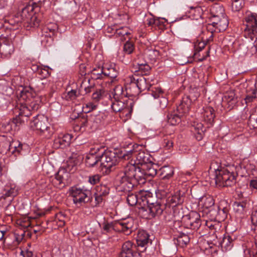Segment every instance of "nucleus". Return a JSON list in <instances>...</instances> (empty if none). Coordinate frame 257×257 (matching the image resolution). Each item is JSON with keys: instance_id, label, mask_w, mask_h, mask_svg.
<instances>
[{"instance_id": "nucleus-3", "label": "nucleus", "mask_w": 257, "mask_h": 257, "mask_svg": "<svg viewBox=\"0 0 257 257\" xmlns=\"http://www.w3.org/2000/svg\"><path fill=\"white\" fill-rule=\"evenodd\" d=\"M124 151H121L119 153V151L116 150L106 149L102 151L101 155V163L100 166L103 173L106 174H109L112 170V168L116 166L120 160L123 159Z\"/></svg>"}, {"instance_id": "nucleus-11", "label": "nucleus", "mask_w": 257, "mask_h": 257, "mask_svg": "<svg viewBox=\"0 0 257 257\" xmlns=\"http://www.w3.org/2000/svg\"><path fill=\"white\" fill-rule=\"evenodd\" d=\"M210 23L206 26V29L210 32L211 35L209 39L212 38L213 33H220L224 31L228 26V20L226 17H221L220 18H210ZM208 39L207 41H209Z\"/></svg>"}, {"instance_id": "nucleus-62", "label": "nucleus", "mask_w": 257, "mask_h": 257, "mask_svg": "<svg viewBox=\"0 0 257 257\" xmlns=\"http://www.w3.org/2000/svg\"><path fill=\"white\" fill-rule=\"evenodd\" d=\"M0 126H1L2 128H4L5 132H9L12 130L13 125L11 122V120H9L1 123Z\"/></svg>"}, {"instance_id": "nucleus-46", "label": "nucleus", "mask_w": 257, "mask_h": 257, "mask_svg": "<svg viewBox=\"0 0 257 257\" xmlns=\"http://www.w3.org/2000/svg\"><path fill=\"white\" fill-rule=\"evenodd\" d=\"M135 50L134 44L132 41H130V39L126 42L123 45V51L125 54H132Z\"/></svg>"}, {"instance_id": "nucleus-6", "label": "nucleus", "mask_w": 257, "mask_h": 257, "mask_svg": "<svg viewBox=\"0 0 257 257\" xmlns=\"http://www.w3.org/2000/svg\"><path fill=\"white\" fill-rule=\"evenodd\" d=\"M136 228L135 220L132 217L110 223H104L102 228L106 232H110L111 230H114L115 231L122 232L125 235H130Z\"/></svg>"}, {"instance_id": "nucleus-53", "label": "nucleus", "mask_w": 257, "mask_h": 257, "mask_svg": "<svg viewBox=\"0 0 257 257\" xmlns=\"http://www.w3.org/2000/svg\"><path fill=\"white\" fill-rule=\"evenodd\" d=\"M38 74L39 75L40 78L42 80L48 77L50 75V73L49 71V67H48V66L42 67H42L40 68V70L39 71Z\"/></svg>"}, {"instance_id": "nucleus-41", "label": "nucleus", "mask_w": 257, "mask_h": 257, "mask_svg": "<svg viewBox=\"0 0 257 257\" xmlns=\"http://www.w3.org/2000/svg\"><path fill=\"white\" fill-rule=\"evenodd\" d=\"M110 188L106 185L100 184L96 188V193L99 196L106 197L109 193Z\"/></svg>"}, {"instance_id": "nucleus-50", "label": "nucleus", "mask_w": 257, "mask_h": 257, "mask_svg": "<svg viewBox=\"0 0 257 257\" xmlns=\"http://www.w3.org/2000/svg\"><path fill=\"white\" fill-rule=\"evenodd\" d=\"M10 142L6 139L0 142V152L7 154L9 151Z\"/></svg>"}, {"instance_id": "nucleus-15", "label": "nucleus", "mask_w": 257, "mask_h": 257, "mask_svg": "<svg viewBox=\"0 0 257 257\" xmlns=\"http://www.w3.org/2000/svg\"><path fill=\"white\" fill-rule=\"evenodd\" d=\"M183 220L185 227L196 230L199 228L202 223L200 214L195 212L184 216Z\"/></svg>"}, {"instance_id": "nucleus-28", "label": "nucleus", "mask_w": 257, "mask_h": 257, "mask_svg": "<svg viewBox=\"0 0 257 257\" xmlns=\"http://www.w3.org/2000/svg\"><path fill=\"white\" fill-rule=\"evenodd\" d=\"M142 201L143 202H146L147 205V208L156 204L163 200L159 199L156 196H153L152 194L150 192H145L144 194L142 196Z\"/></svg>"}, {"instance_id": "nucleus-20", "label": "nucleus", "mask_w": 257, "mask_h": 257, "mask_svg": "<svg viewBox=\"0 0 257 257\" xmlns=\"http://www.w3.org/2000/svg\"><path fill=\"white\" fill-rule=\"evenodd\" d=\"M152 95L155 98H159L158 103L161 109H163L166 108L168 105V99L163 96L164 92L161 88L153 87L151 89Z\"/></svg>"}, {"instance_id": "nucleus-59", "label": "nucleus", "mask_w": 257, "mask_h": 257, "mask_svg": "<svg viewBox=\"0 0 257 257\" xmlns=\"http://www.w3.org/2000/svg\"><path fill=\"white\" fill-rule=\"evenodd\" d=\"M101 178V176L100 175H99V174L92 175L89 176L88 182L91 185H95L100 182Z\"/></svg>"}, {"instance_id": "nucleus-16", "label": "nucleus", "mask_w": 257, "mask_h": 257, "mask_svg": "<svg viewBox=\"0 0 257 257\" xmlns=\"http://www.w3.org/2000/svg\"><path fill=\"white\" fill-rule=\"evenodd\" d=\"M119 257H141L136 245L131 241H125L122 245Z\"/></svg>"}, {"instance_id": "nucleus-7", "label": "nucleus", "mask_w": 257, "mask_h": 257, "mask_svg": "<svg viewBox=\"0 0 257 257\" xmlns=\"http://www.w3.org/2000/svg\"><path fill=\"white\" fill-rule=\"evenodd\" d=\"M30 126L39 132L40 135L49 139L53 134V130L48 118L44 115H37L31 121Z\"/></svg>"}, {"instance_id": "nucleus-36", "label": "nucleus", "mask_w": 257, "mask_h": 257, "mask_svg": "<svg viewBox=\"0 0 257 257\" xmlns=\"http://www.w3.org/2000/svg\"><path fill=\"white\" fill-rule=\"evenodd\" d=\"M189 17L192 20H198L202 18L203 10L200 7L191 8Z\"/></svg>"}, {"instance_id": "nucleus-55", "label": "nucleus", "mask_w": 257, "mask_h": 257, "mask_svg": "<svg viewBox=\"0 0 257 257\" xmlns=\"http://www.w3.org/2000/svg\"><path fill=\"white\" fill-rule=\"evenodd\" d=\"M104 146H96L93 148H91L89 151V154L93 155H101L102 151H105Z\"/></svg>"}, {"instance_id": "nucleus-40", "label": "nucleus", "mask_w": 257, "mask_h": 257, "mask_svg": "<svg viewBox=\"0 0 257 257\" xmlns=\"http://www.w3.org/2000/svg\"><path fill=\"white\" fill-rule=\"evenodd\" d=\"M138 71L142 74V76L145 77H149L148 74L149 73L151 70L150 66L145 63H138Z\"/></svg>"}, {"instance_id": "nucleus-26", "label": "nucleus", "mask_w": 257, "mask_h": 257, "mask_svg": "<svg viewBox=\"0 0 257 257\" xmlns=\"http://www.w3.org/2000/svg\"><path fill=\"white\" fill-rule=\"evenodd\" d=\"M190 237L188 234L180 232L174 238V243L181 247L186 246L190 241Z\"/></svg>"}, {"instance_id": "nucleus-51", "label": "nucleus", "mask_w": 257, "mask_h": 257, "mask_svg": "<svg viewBox=\"0 0 257 257\" xmlns=\"http://www.w3.org/2000/svg\"><path fill=\"white\" fill-rule=\"evenodd\" d=\"M18 145H20V142L18 141H13L10 143V149L9 152L17 157L18 150Z\"/></svg>"}, {"instance_id": "nucleus-22", "label": "nucleus", "mask_w": 257, "mask_h": 257, "mask_svg": "<svg viewBox=\"0 0 257 257\" xmlns=\"http://www.w3.org/2000/svg\"><path fill=\"white\" fill-rule=\"evenodd\" d=\"M149 235L145 231H140L137 237V243L138 247H145L143 250H139L140 251L143 252L147 248L146 245L150 242L151 240L149 239Z\"/></svg>"}, {"instance_id": "nucleus-47", "label": "nucleus", "mask_w": 257, "mask_h": 257, "mask_svg": "<svg viewBox=\"0 0 257 257\" xmlns=\"http://www.w3.org/2000/svg\"><path fill=\"white\" fill-rule=\"evenodd\" d=\"M232 10L234 12L239 11L244 6V0H231Z\"/></svg>"}, {"instance_id": "nucleus-1", "label": "nucleus", "mask_w": 257, "mask_h": 257, "mask_svg": "<svg viewBox=\"0 0 257 257\" xmlns=\"http://www.w3.org/2000/svg\"><path fill=\"white\" fill-rule=\"evenodd\" d=\"M184 193L179 191L169 196L165 203L162 201L146 208L142 207V209L148 212L150 217L160 216L164 213L169 215L170 220L179 216L178 207L184 202Z\"/></svg>"}, {"instance_id": "nucleus-38", "label": "nucleus", "mask_w": 257, "mask_h": 257, "mask_svg": "<svg viewBox=\"0 0 257 257\" xmlns=\"http://www.w3.org/2000/svg\"><path fill=\"white\" fill-rule=\"evenodd\" d=\"M156 167V165L152 163H149L146 165L145 166V171L147 179L148 177H153L157 175V169Z\"/></svg>"}, {"instance_id": "nucleus-64", "label": "nucleus", "mask_w": 257, "mask_h": 257, "mask_svg": "<svg viewBox=\"0 0 257 257\" xmlns=\"http://www.w3.org/2000/svg\"><path fill=\"white\" fill-rule=\"evenodd\" d=\"M163 145L167 149H170L173 147V142L168 138H165L163 140Z\"/></svg>"}, {"instance_id": "nucleus-60", "label": "nucleus", "mask_w": 257, "mask_h": 257, "mask_svg": "<svg viewBox=\"0 0 257 257\" xmlns=\"http://www.w3.org/2000/svg\"><path fill=\"white\" fill-rule=\"evenodd\" d=\"M102 69V68H99L98 69H93L91 71V80L98 79L102 78V75H103V73H101L99 70Z\"/></svg>"}, {"instance_id": "nucleus-57", "label": "nucleus", "mask_w": 257, "mask_h": 257, "mask_svg": "<svg viewBox=\"0 0 257 257\" xmlns=\"http://www.w3.org/2000/svg\"><path fill=\"white\" fill-rule=\"evenodd\" d=\"M247 123L250 127H257V115L255 114H250Z\"/></svg>"}, {"instance_id": "nucleus-52", "label": "nucleus", "mask_w": 257, "mask_h": 257, "mask_svg": "<svg viewBox=\"0 0 257 257\" xmlns=\"http://www.w3.org/2000/svg\"><path fill=\"white\" fill-rule=\"evenodd\" d=\"M17 195V190L15 188H11L10 189L6 191L5 194L0 197V201L2 199H6L9 197H13Z\"/></svg>"}, {"instance_id": "nucleus-42", "label": "nucleus", "mask_w": 257, "mask_h": 257, "mask_svg": "<svg viewBox=\"0 0 257 257\" xmlns=\"http://www.w3.org/2000/svg\"><path fill=\"white\" fill-rule=\"evenodd\" d=\"M207 45V42L197 40L194 43V55L196 56L201 51H202Z\"/></svg>"}, {"instance_id": "nucleus-58", "label": "nucleus", "mask_w": 257, "mask_h": 257, "mask_svg": "<svg viewBox=\"0 0 257 257\" xmlns=\"http://www.w3.org/2000/svg\"><path fill=\"white\" fill-rule=\"evenodd\" d=\"M104 91L102 89H98L94 91L92 95V99L95 102H98L102 98V94Z\"/></svg>"}, {"instance_id": "nucleus-37", "label": "nucleus", "mask_w": 257, "mask_h": 257, "mask_svg": "<svg viewBox=\"0 0 257 257\" xmlns=\"http://www.w3.org/2000/svg\"><path fill=\"white\" fill-rule=\"evenodd\" d=\"M247 94L243 100L242 103H244L248 105L250 103L253 102L257 98V90L255 89H251L250 92L249 90H247Z\"/></svg>"}, {"instance_id": "nucleus-34", "label": "nucleus", "mask_w": 257, "mask_h": 257, "mask_svg": "<svg viewBox=\"0 0 257 257\" xmlns=\"http://www.w3.org/2000/svg\"><path fill=\"white\" fill-rule=\"evenodd\" d=\"M101 73H103V75L108 76L111 78L114 79L117 77L118 74V71L114 67H103L102 69L99 70Z\"/></svg>"}, {"instance_id": "nucleus-44", "label": "nucleus", "mask_w": 257, "mask_h": 257, "mask_svg": "<svg viewBox=\"0 0 257 257\" xmlns=\"http://www.w3.org/2000/svg\"><path fill=\"white\" fill-rule=\"evenodd\" d=\"M201 201L203 202V206L206 208H209L214 204V200L212 196L207 195L202 198Z\"/></svg>"}, {"instance_id": "nucleus-61", "label": "nucleus", "mask_w": 257, "mask_h": 257, "mask_svg": "<svg viewBox=\"0 0 257 257\" xmlns=\"http://www.w3.org/2000/svg\"><path fill=\"white\" fill-rule=\"evenodd\" d=\"M97 107V104H95L92 102H89L85 104V106L83 107L85 111V113L89 112L93 110H95Z\"/></svg>"}, {"instance_id": "nucleus-4", "label": "nucleus", "mask_w": 257, "mask_h": 257, "mask_svg": "<svg viewBox=\"0 0 257 257\" xmlns=\"http://www.w3.org/2000/svg\"><path fill=\"white\" fill-rule=\"evenodd\" d=\"M202 116L204 122L207 126L204 127L202 123H198L192 126L191 131L194 133L196 139L200 141L202 139L206 127H210L214 122L215 116L214 110L213 107L206 106L203 107Z\"/></svg>"}, {"instance_id": "nucleus-10", "label": "nucleus", "mask_w": 257, "mask_h": 257, "mask_svg": "<svg viewBox=\"0 0 257 257\" xmlns=\"http://www.w3.org/2000/svg\"><path fill=\"white\" fill-rule=\"evenodd\" d=\"M134 102L130 99L112 100L111 107L115 112H120L122 116L129 117L133 111Z\"/></svg>"}, {"instance_id": "nucleus-25", "label": "nucleus", "mask_w": 257, "mask_h": 257, "mask_svg": "<svg viewBox=\"0 0 257 257\" xmlns=\"http://www.w3.org/2000/svg\"><path fill=\"white\" fill-rule=\"evenodd\" d=\"M69 165H68L67 168L61 167L59 170L58 172L55 175V179L58 182V185L61 186V184L63 183V180L64 177L68 176V172L71 171L73 168L75 167L74 165H72V168H69Z\"/></svg>"}, {"instance_id": "nucleus-30", "label": "nucleus", "mask_w": 257, "mask_h": 257, "mask_svg": "<svg viewBox=\"0 0 257 257\" xmlns=\"http://www.w3.org/2000/svg\"><path fill=\"white\" fill-rule=\"evenodd\" d=\"M237 97L234 90H230L226 92L223 97H222V101L224 103L228 104L229 106L233 107V106L236 102Z\"/></svg>"}, {"instance_id": "nucleus-49", "label": "nucleus", "mask_w": 257, "mask_h": 257, "mask_svg": "<svg viewBox=\"0 0 257 257\" xmlns=\"http://www.w3.org/2000/svg\"><path fill=\"white\" fill-rule=\"evenodd\" d=\"M127 203L132 206H135L138 202V195L133 193H128L126 198Z\"/></svg>"}, {"instance_id": "nucleus-19", "label": "nucleus", "mask_w": 257, "mask_h": 257, "mask_svg": "<svg viewBox=\"0 0 257 257\" xmlns=\"http://www.w3.org/2000/svg\"><path fill=\"white\" fill-rule=\"evenodd\" d=\"M71 137L69 134H65L62 137H58L53 140L52 147L54 149H63L69 146Z\"/></svg>"}, {"instance_id": "nucleus-23", "label": "nucleus", "mask_w": 257, "mask_h": 257, "mask_svg": "<svg viewBox=\"0 0 257 257\" xmlns=\"http://www.w3.org/2000/svg\"><path fill=\"white\" fill-rule=\"evenodd\" d=\"M111 94L114 100H119L128 99L126 89H124L121 85H116L113 88Z\"/></svg>"}, {"instance_id": "nucleus-21", "label": "nucleus", "mask_w": 257, "mask_h": 257, "mask_svg": "<svg viewBox=\"0 0 257 257\" xmlns=\"http://www.w3.org/2000/svg\"><path fill=\"white\" fill-rule=\"evenodd\" d=\"M120 181L121 186L123 188L124 191L128 193H131L130 191L132 189L138 185L135 180L127 177V174L125 173L124 170H123V175L121 177Z\"/></svg>"}, {"instance_id": "nucleus-12", "label": "nucleus", "mask_w": 257, "mask_h": 257, "mask_svg": "<svg viewBox=\"0 0 257 257\" xmlns=\"http://www.w3.org/2000/svg\"><path fill=\"white\" fill-rule=\"evenodd\" d=\"M70 192L73 198V202L75 204L82 205L90 201L91 196L90 190L72 187Z\"/></svg>"}, {"instance_id": "nucleus-2", "label": "nucleus", "mask_w": 257, "mask_h": 257, "mask_svg": "<svg viewBox=\"0 0 257 257\" xmlns=\"http://www.w3.org/2000/svg\"><path fill=\"white\" fill-rule=\"evenodd\" d=\"M44 82L38 80L35 88L31 86L23 88L21 91L20 98L25 101L24 104H21L20 107V115L30 116L33 111L37 110L39 108V99L36 98L35 91H39L44 89Z\"/></svg>"}, {"instance_id": "nucleus-43", "label": "nucleus", "mask_w": 257, "mask_h": 257, "mask_svg": "<svg viewBox=\"0 0 257 257\" xmlns=\"http://www.w3.org/2000/svg\"><path fill=\"white\" fill-rule=\"evenodd\" d=\"M20 110L19 108V113L16 116L11 120V122L12 125H14L15 126H17L19 124H20L22 123H24L25 120H27L28 116H26L24 115H20Z\"/></svg>"}, {"instance_id": "nucleus-13", "label": "nucleus", "mask_w": 257, "mask_h": 257, "mask_svg": "<svg viewBox=\"0 0 257 257\" xmlns=\"http://www.w3.org/2000/svg\"><path fill=\"white\" fill-rule=\"evenodd\" d=\"M228 204L226 202L220 203L216 209L213 208L209 211L211 219L218 222L224 220L228 212Z\"/></svg>"}, {"instance_id": "nucleus-48", "label": "nucleus", "mask_w": 257, "mask_h": 257, "mask_svg": "<svg viewBox=\"0 0 257 257\" xmlns=\"http://www.w3.org/2000/svg\"><path fill=\"white\" fill-rule=\"evenodd\" d=\"M90 121L91 118L88 117L86 114H83L82 116L78 118V125L80 126V128L87 126L88 125L89 122Z\"/></svg>"}, {"instance_id": "nucleus-35", "label": "nucleus", "mask_w": 257, "mask_h": 257, "mask_svg": "<svg viewBox=\"0 0 257 257\" xmlns=\"http://www.w3.org/2000/svg\"><path fill=\"white\" fill-rule=\"evenodd\" d=\"M183 115L176 112H172L167 115L168 121L172 125H175L179 124L181 121V116Z\"/></svg>"}, {"instance_id": "nucleus-56", "label": "nucleus", "mask_w": 257, "mask_h": 257, "mask_svg": "<svg viewBox=\"0 0 257 257\" xmlns=\"http://www.w3.org/2000/svg\"><path fill=\"white\" fill-rule=\"evenodd\" d=\"M80 91L76 89L71 90L67 92L66 98L71 100L76 99L80 95Z\"/></svg>"}, {"instance_id": "nucleus-45", "label": "nucleus", "mask_w": 257, "mask_h": 257, "mask_svg": "<svg viewBox=\"0 0 257 257\" xmlns=\"http://www.w3.org/2000/svg\"><path fill=\"white\" fill-rule=\"evenodd\" d=\"M18 150L17 154V157L18 156H25L27 153L30 152V149L29 146L26 144H22L20 142V145H18Z\"/></svg>"}, {"instance_id": "nucleus-24", "label": "nucleus", "mask_w": 257, "mask_h": 257, "mask_svg": "<svg viewBox=\"0 0 257 257\" xmlns=\"http://www.w3.org/2000/svg\"><path fill=\"white\" fill-rule=\"evenodd\" d=\"M80 89L84 91V94L90 93L95 90L94 80L90 78H85L82 81L80 85ZM84 95V94H83Z\"/></svg>"}, {"instance_id": "nucleus-63", "label": "nucleus", "mask_w": 257, "mask_h": 257, "mask_svg": "<svg viewBox=\"0 0 257 257\" xmlns=\"http://www.w3.org/2000/svg\"><path fill=\"white\" fill-rule=\"evenodd\" d=\"M251 222L254 225V230L257 231V210L254 209L251 216Z\"/></svg>"}, {"instance_id": "nucleus-33", "label": "nucleus", "mask_w": 257, "mask_h": 257, "mask_svg": "<svg viewBox=\"0 0 257 257\" xmlns=\"http://www.w3.org/2000/svg\"><path fill=\"white\" fill-rule=\"evenodd\" d=\"M211 16L210 18H220L221 17H226L224 13V10L221 6L216 5L214 6L211 10Z\"/></svg>"}, {"instance_id": "nucleus-39", "label": "nucleus", "mask_w": 257, "mask_h": 257, "mask_svg": "<svg viewBox=\"0 0 257 257\" xmlns=\"http://www.w3.org/2000/svg\"><path fill=\"white\" fill-rule=\"evenodd\" d=\"M162 178L168 179L173 176L174 174V169L170 166H164L161 169Z\"/></svg>"}, {"instance_id": "nucleus-27", "label": "nucleus", "mask_w": 257, "mask_h": 257, "mask_svg": "<svg viewBox=\"0 0 257 257\" xmlns=\"http://www.w3.org/2000/svg\"><path fill=\"white\" fill-rule=\"evenodd\" d=\"M246 29L251 31L253 33H257V20L255 16L250 14L245 18Z\"/></svg>"}, {"instance_id": "nucleus-54", "label": "nucleus", "mask_w": 257, "mask_h": 257, "mask_svg": "<svg viewBox=\"0 0 257 257\" xmlns=\"http://www.w3.org/2000/svg\"><path fill=\"white\" fill-rule=\"evenodd\" d=\"M250 47L252 53H255L257 51V47L253 44H251L249 46H247L245 43L240 44L238 46V50L242 51L243 53H246L245 50L246 48Z\"/></svg>"}, {"instance_id": "nucleus-18", "label": "nucleus", "mask_w": 257, "mask_h": 257, "mask_svg": "<svg viewBox=\"0 0 257 257\" xmlns=\"http://www.w3.org/2000/svg\"><path fill=\"white\" fill-rule=\"evenodd\" d=\"M192 101L190 95H184L177 106V112L183 115L187 114L190 111Z\"/></svg>"}, {"instance_id": "nucleus-8", "label": "nucleus", "mask_w": 257, "mask_h": 257, "mask_svg": "<svg viewBox=\"0 0 257 257\" xmlns=\"http://www.w3.org/2000/svg\"><path fill=\"white\" fill-rule=\"evenodd\" d=\"M143 167V168H141L140 166L128 162L124 167V172L127 174L128 178L135 180L138 185L144 184L147 178L145 171V167Z\"/></svg>"}, {"instance_id": "nucleus-9", "label": "nucleus", "mask_w": 257, "mask_h": 257, "mask_svg": "<svg viewBox=\"0 0 257 257\" xmlns=\"http://www.w3.org/2000/svg\"><path fill=\"white\" fill-rule=\"evenodd\" d=\"M215 183L219 186L232 187L236 183L237 174L227 169L218 170L215 172Z\"/></svg>"}, {"instance_id": "nucleus-14", "label": "nucleus", "mask_w": 257, "mask_h": 257, "mask_svg": "<svg viewBox=\"0 0 257 257\" xmlns=\"http://www.w3.org/2000/svg\"><path fill=\"white\" fill-rule=\"evenodd\" d=\"M130 79L131 85H136L140 92L150 90L151 86L153 84L151 83L153 79L150 77L136 76L130 77Z\"/></svg>"}, {"instance_id": "nucleus-32", "label": "nucleus", "mask_w": 257, "mask_h": 257, "mask_svg": "<svg viewBox=\"0 0 257 257\" xmlns=\"http://www.w3.org/2000/svg\"><path fill=\"white\" fill-rule=\"evenodd\" d=\"M233 239L229 236H224L220 242V246L223 251L230 250L233 246Z\"/></svg>"}, {"instance_id": "nucleus-17", "label": "nucleus", "mask_w": 257, "mask_h": 257, "mask_svg": "<svg viewBox=\"0 0 257 257\" xmlns=\"http://www.w3.org/2000/svg\"><path fill=\"white\" fill-rule=\"evenodd\" d=\"M249 206V202L246 200L236 201L233 203V210L236 218H242L246 212Z\"/></svg>"}, {"instance_id": "nucleus-31", "label": "nucleus", "mask_w": 257, "mask_h": 257, "mask_svg": "<svg viewBox=\"0 0 257 257\" xmlns=\"http://www.w3.org/2000/svg\"><path fill=\"white\" fill-rule=\"evenodd\" d=\"M98 162L101 163V155H93L89 154L86 157L85 164L88 167H94Z\"/></svg>"}, {"instance_id": "nucleus-29", "label": "nucleus", "mask_w": 257, "mask_h": 257, "mask_svg": "<svg viewBox=\"0 0 257 257\" xmlns=\"http://www.w3.org/2000/svg\"><path fill=\"white\" fill-rule=\"evenodd\" d=\"M130 30L127 27H122L115 30V36L120 38L121 41L131 39Z\"/></svg>"}, {"instance_id": "nucleus-5", "label": "nucleus", "mask_w": 257, "mask_h": 257, "mask_svg": "<svg viewBox=\"0 0 257 257\" xmlns=\"http://www.w3.org/2000/svg\"><path fill=\"white\" fill-rule=\"evenodd\" d=\"M130 146L131 147H128V150H124V160L135 158L136 161H134V164L138 166L140 165L142 167H145L147 164L152 163L150 155L144 150H141L140 148L141 146L137 144H130Z\"/></svg>"}]
</instances>
